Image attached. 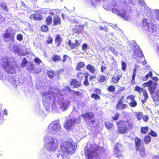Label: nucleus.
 I'll return each instance as SVG.
<instances>
[{"instance_id": "nucleus-1", "label": "nucleus", "mask_w": 159, "mask_h": 159, "mask_svg": "<svg viewBox=\"0 0 159 159\" xmlns=\"http://www.w3.org/2000/svg\"><path fill=\"white\" fill-rule=\"evenodd\" d=\"M116 125L117 134H124L134 128V123L130 120H120L116 123Z\"/></svg>"}, {"instance_id": "nucleus-2", "label": "nucleus", "mask_w": 159, "mask_h": 159, "mask_svg": "<svg viewBox=\"0 0 159 159\" xmlns=\"http://www.w3.org/2000/svg\"><path fill=\"white\" fill-rule=\"evenodd\" d=\"M101 150L100 147L95 145L91 144L90 148L84 149V155L88 159H101L100 155L101 154Z\"/></svg>"}, {"instance_id": "nucleus-3", "label": "nucleus", "mask_w": 159, "mask_h": 159, "mask_svg": "<svg viewBox=\"0 0 159 159\" xmlns=\"http://www.w3.org/2000/svg\"><path fill=\"white\" fill-rule=\"evenodd\" d=\"M60 150L63 154L74 153L75 150V146L71 142L67 141L62 142L60 145Z\"/></svg>"}, {"instance_id": "nucleus-4", "label": "nucleus", "mask_w": 159, "mask_h": 159, "mask_svg": "<svg viewBox=\"0 0 159 159\" xmlns=\"http://www.w3.org/2000/svg\"><path fill=\"white\" fill-rule=\"evenodd\" d=\"M130 9V6L127 5H124L121 10H118L114 7L112 9V12L121 18L125 20H128L129 16L127 14V12Z\"/></svg>"}, {"instance_id": "nucleus-5", "label": "nucleus", "mask_w": 159, "mask_h": 159, "mask_svg": "<svg viewBox=\"0 0 159 159\" xmlns=\"http://www.w3.org/2000/svg\"><path fill=\"white\" fill-rule=\"evenodd\" d=\"M134 90L140 93L143 92V95L144 97L143 99H142L141 102L143 104H144L145 102L147 101L148 98V96L147 90L146 89H143V88H141L139 86H136L135 87Z\"/></svg>"}, {"instance_id": "nucleus-6", "label": "nucleus", "mask_w": 159, "mask_h": 159, "mask_svg": "<svg viewBox=\"0 0 159 159\" xmlns=\"http://www.w3.org/2000/svg\"><path fill=\"white\" fill-rule=\"evenodd\" d=\"M122 76V73L120 70H116L111 78V82L114 84H117Z\"/></svg>"}, {"instance_id": "nucleus-7", "label": "nucleus", "mask_w": 159, "mask_h": 159, "mask_svg": "<svg viewBox=\"0 0 159 159\" xmlns=\"http://www.w3.org/2000/svg\"><path fill=\"white\" fill-rule=\"evenodd\" d=\"M58 146L57 140L52 138V140L47 145V149L49 151H54Z\"/></svg>"}, {"instance_id": "nucleus-8", "label": "nucleus", "mask_w": 159, "mask_h": 159, "mask_svg": "<svg viewBox=\"0 0 159 159\" xmlns=\"http://www.w3.org/2000/svg\"><path fill=\"white\" fill-rule=\"evenodd\" d=\"M48 128L50 131L53 134H56L61 129V125L59 123H51Z\"/></svg>"}, {"instance_id": "nucleus-9", "label": "nucleus", "mask_w": 159, "mask_h": 159, "mask_svg": "<svg viewBox=\"0 0 159 159\" xmlns=\"http://www.w3.org/2000/svg\"><path fill=\"white\" fill-rule=\"evenodd\" d=\"M15 34L13 33H11L8 31V29H7L6 33L4 34L3 37L4 38V40L6 42L10 41L13 42L14 41Z\"/></svg>"}, {"instance_id": "nucleus-10", "label": "nucleus", "mask_w": 159, "mask_h": 159, "mask_svg": "<svg viewBox=\"0 0 159 159\" xmlns=\"http://www.w3.org/2000/svg\"><path fill=\"white\" fill-rule=\"evenodd\" d=\"M68 45L71 49H78V47L80 46V44L78 40L77 39L75 40V43H72L71 40L70 39L68 41Z\"/></svg>"}, {"instance_id": "nucleus-11", "label": "nucleus", "mask_w": 159, "mask_h": 159, "mask_svg": "<svg viewBox=\"0 0 159 159\" xmlns=\"http://www.w3.org/2000/svg\"><path fill=\"white\" fill-rule=\"evenodd\" d=\"M76 123L75 120H73L72 119L68 120L65 123L64 128L66 130H68L72 128V127L74 126V124Z\"/></svg>"}, {"instance_id": "nucleus-12", "label": "nucleus", "mask_w": 159, "mask_h": 159, "mask_svg": "<svg viewBox=\"0 0 159 159\" xmlns=\"http://www.w3.org/2000/svg\"><path fill=\"white\" fill-rule=\"evenodd\" d=\"M95 115L92 112H87L82 115V116L83 118L85 121H89L93 119Z\"/></svg>"}, {"instance_id": "nucleus-13", "label": "nucleus", "mask_w": 159, "mask_h": 159, "mask_svg": "<svg viewBox=\"0 0 159 159\" xmlns=\"http://www.w3.org/2000/svg\"><path fill=\"white\" fill-rule=\"evenodd\" d=\"M3 68L8 73L15 74L16 72L14 67L10 66L8 63H7L5 65L3 66Z\"/></svg>"}, {"instance_id": "nucleus-14", "label": "nucleus", "mask_w": 159, "mask_h": 159, "mask_svg": "<svg viewBox=\"0 0 159 159\" xmlns=\"http://www.w3.org/2000/svg\"><path fill=\"white\" fill-rule=\"evenodd\" d=\"M133 46L134 49L133 52V54L134 55H136V53L137 52H139L140 54V56H139V57H144L142 51L140 50L139 47L137 44L136 42L134 43Z\"/></svg>"}, {"instance_id": "nucleus-15", "label": "nucleus", "mask_w": 159, "mask_h": 159, "mask_svg": "<svg viewBox=\"0 0 159 159\" xmlns=\"http://www.w3.org/2000/svg\"><path fill=\"white\" fill-rule=\"evenodd\" d=\"M71 86L75 88H77L80 87L81 85V81L78 80L76 78L74 79L71 80L70 83Z\"/></svg>"}, {"instance_id": "nucleus-16", "label": "nucleus", "mask_w": 159, "mask_h": 159, "mask_svg": "<svg viewBox=\"0 0 159 159\" xmlns=\"http://www.w3.org/2000/svg\"><path fill=\"white\" fill-rule=\"evenodd\" d=\"M30 18L31 20L38 21L42 20L43 19V16L40 14L34 13L31 15Z\"/></svg>"}, {"instance_id": "nucleus-17", "label": "nucleus", "mask_w": 159, "mask_h": 159, "mask_svg": "<svg viewBox=\"0 0 159 159\" xmlns=\"http://www.w3.org/2000/svg\"><path fill=\"white\" fill-rule=\"evenodd\" d=\"M88 75H89V73L87 72L83 73L80 71L77 73L76 75V78L77 80H79L81 82L82 80H83Z\"/></svg>"}, {"instance_id": "nucleus-18", "label": "nucleus", "mask_w": 159, "mask_h": 159, "mask_svg": "<svg viewBox=\"0 0 159 159\" xmlns=\"http://www.w3.org/2000/svg\"><path fill=\"white\" fill-rule=\"evenodd\" d=\"M134 142L135 145V149H139V148H141V144L143 143L141 139L138 137H136L134 139Z\"/></svg>"}, {"instance_id": "nucleus-19", "label": "nucleus", "mask_w": 159, "mask_h": 159, "mask_svg": "<svg viewBox=\"0 0 159 159\" xmlns=\"http://www.w3.org/2000/svg\"><path fill=\"white\" fill-rule=\"evenodd\" d=\"M127 104L123 103V102H118L116 106V108L118 110H121L127 108Z\"/></svg>"}, {"instance_id": "nucleus-20", "label": "nucleus", "mask_w": 159, "mask_h": 159, "mask_svg": "<svg viewBox=\"0 0 159 159\" xmlns=\"http://www.w3.org/2000/svg\"><path fill=\"white\" fill-rule=\"evenodd\" d=\"M136 151H138L139 155L142 157H144L146 156V149L143 146H142L141 148L139 149H135Z\"/></svg>"}, {"instance_id": "nucleus-21", "label": "nucleus", "mask_w": 159, "mask_h": 159, "mask_svg": "<svg viewBox=\"0 0 159 159\" xmlns=\"http://www.w3.org/2000/svg\"><path fill=\"white\" fill-rule=\"evenodd\" d=\"M62 39L60 35L57 34L54 40V43L56 47H58L61 44Z\"/></svg>"}, {"instance_id": "nucleus-22", "label": "nucleus", "mask_w": 159, "mask_h": 159, "mask_svg": "<svg viewBox=\"0 0 159 159\" xmlns=\"http://www.w3.org/2000/svg\"><path fill=\"white\" fill-rule=\"evenodd\" d=\"M108 79V77L107 76L101 75L98 77L97 80L98 83H102L107 82Z\"/></svg>"}, {"instance_id": "nucleus-23", "label": "nucleus", "mask_w": 159, "mask_h": 159, "mask_svg": "<svg viewBox=\"0 0 159 159\" xmlns=\"http://www.w3.org/2000/svg\"><path fill=\"white\" fill-rule=\"evenodd\" d=\"M61 18L57 16L53 18V25L56 26L61 25Z\"/></svg>"}, {"instance_id": "nucleus-24", "label": "nucleus", "mask_w": 159, "mask_h": 159, "mask_svg": "<svg viewBox=\"0 0 159 159\" xmlns=\"http://www.w3.org/2000/svg\"><path fill=\"white\" fill-rule=\"evenodd\" d=\"M83 28V25H76L72 29V30L74 33L79 34L81 32Z\"/></svg>"}, {"instance_id": "nucleus-25", "label": "nucleus", "mask_w": 159, "mask_h": 159, "mask_svg": "<svg viewBox=\"0 0 159 159\" xmlns=\"http://www.w3.org/2000/svg\"><path fill=\"white\" fill-rule=\"evenodd\" d=\"M86 69L92 74H94L96 71L95 67L90 64L86 66Z\"/></svg>"}, {"instance_id": "nucleus-26", "label": "nucleus", "mask_w": 159, "mask_h": 159, "mask_svg": "<svg viewBox=\"0 0 159 159\" xmlns=\"http://www.w3.org/2000/svg\"><path fill=\"white\" fill-rule=\"evenodd\" d=\"M157 86V85L155 83H152V84L150 86L149 88H148V90L151 94H152L153 93L155 92Z\"/></svg>"}, {"instance_id": "nucleus-27", "label": "nucleus", "mask_w": 159, "mask_h": 159, "mask_svg": "<svg viewBox=\"0 0 159 159\" xmlns=\"http://www.w3.org/2000/svg\"><path fill=\"white\" fill-rule=\"evenodd\" d=\"M88 124L90 126L93 128L97 127L98 126V123L97 122L96 119L91 120L89 122Z\"/></svg>"}, {"instance_id": "nucleus-28", "label": "nucleus", "mask_w": 159, "mask_h": 159, "mask_svg": "<svg viewBox=\"0 0 159 159\" xmlns=\"http://www.w3.org/2000/svg\"><path fill=\"white\" fill-rule=\"evenodd\" d=\"M71 58L69 57L66 55H64L63 56V59L61 61V62L63 63H68L69 61H70Z\"/></svg>"}, {"instance_id": "nucleus-29", "label": "nucleus", "mask_w": 159, "mask_h": 159, "mask_svg": "<svg viewBox=\"0 0 159 159\" xmlns=\"http://www.w3.org/2000/svg\"><path fill=\"white\" fill-rule=\"evenodd\" d=\"M105 125L108 129H111L114 127V124L110 121H106L105 123Z\"/></svg>"}, {"instance_id": "nucleus-30", "label": "nucleus", "mask_w": 159, "mask_h": 159, "mask_svg": "<svg viewBox=\"0 0 159 159\" xmlns=\"http://www.w3.org/2000/svg\"><path fill=\"white\" fill-rule=\"evenodd\" d=\"M85 66V64L84 62L80 61L77 64L75 69L79 71L81 69L84 68Z\"/></svg>"}, {"instance_id": "nucleus-31", "label": "nucleus", "mask_w": 159, "mask_h": 159, "mask_svg": "<svg viewBox=\"0 0 159 159\" xmlns=\"http://www.w3.org/2000/svg\"><path fill=\"white\" fill-rule=\"evenodd\" d=\"M136 69L135 68L133 71V75H132V79L130 81V84L132 85H134L135 84V77L136 75Z\"/></svg>"}, {"instance_id": "nucleus-32", "label": "nucleus", "mask_w": 159, "mask_h": 159, "mask_svg": "<svg viewBox=\"0 0 159 159\" xmlns=\"http://www.w3.org/2000/svg\"><path fill=\"white\" fill-rule=\"evenodd\" d=\"M152 95V98L154 102H156L159 101V95L158 94V92H157L155 93H153L152 94H151Z\"/></svg>"}, {"instance_id": "nucleus-33", "label": "nucleus", "mask_w": 159, "mask_h": 159, "mask_svg": "<svg viewBox=\"0 0 159 159\" xmlns=\"http://www.w3.org/2000/svg\"><path fill=\"white\" fill-rule=\"evenodd\" d=\"M148 29L149 31L152 33L156 31L157 29V27L155 25H152V23L148 26Z\"/></svg>"}, {"instance_id": "nucleus-34", "label": "nucleus", "mask_w": 159, "mask_h": 159, "mask_svg": "<svg viewBox=\"0 0 159 159\" xmlns=\"http://www.w3.org/2000/svg\"><path fill=\"white\" fill-rule=\"evenodd\" d=\"M51 59L53 61L55 62L59 61H61V57L60 56L56 54L52 56Z\"/></svg>"}, {"instance_id": "nucleus-35", "label": "nucleus", "mask_w": 159, "mask_h": 159, "mask_svg": "<svg viewBox=\"0 0 159 159\" xmlns=\"http://www.w3.org/2000/svg\"><path fill=\"white\" fill-rule=\"evenodd\" d=\"M52 18L51 16H48L46 19L45 23L47 25H49L52 24Z\"/></svg>"}, {"instance_id": "nucleus-36", "label": "nucleus", "mask_w": 159, "mask_h": 159, "mask_svg": "<svg viewBox=\"0 0 159 159\" xmlns=\"http://www.w3.org/2000/svg\"><path fill=\"white\" fill-rule=\"evenodd\" d=\"M151 139L152 138L151 137L148 135L144 136L143 139V141L146 144H148L150 143Z\"/></svg>"}, {"instance_id": "nucleus-37", "label": "nucleus", "mask_w": 159, "mask_h": 159, "mask_svg": "<svg viewBox=\"0 0 159 159\" xmlns=\"http://www.w3.org/2000/svg\"><path fill=\"white\" fill-rule=\"evenodd\" d=\"M0 7L2 9L6 11L7 12L8 11V9L7 8L6 4L4 2H2L0 4Z\"/></svg>"}, {"instance_id": "nucleus-38", "label": "nucleus", "mask_w": 159, "mask_h": 159, "mask_svg": "<svg viewBox=\"0 0 159 159\" xmlns=\"http://www.w3.org/2000/svg\"><path fill=\"white\" fill-rule=\"evenodd\" d=\"M149 130V128L148 127H143L141 128V133L143 134H146L148 133Z\"/></svg>"}, {"instance_id": "nucleus-39", "label": "nucleus", "mask_w": 159, "mask_h": 159, "mask_svg": "<svg viewBox=\"0 0 159 159\" xmlns=\"http://www.w3.org/2000/svg\"><path fill=\"white\" fill-rule=\"evenodd\" d=\"M40 30L43 32H47L48 31V28L46 24L43 25L41 26Z\"/></svg>"}, {"instance_id": "nucleus-40", "label": "nucleus", "mask_w": 159, "mask_h": 159, "mask_svg": "<svg viewBox=\"0 0 159 159\" xmlns=\"http://www.w3.org/2000/svg\"><path fill=\"white\" fill-rule=\"evenodd\" d=\"M142 23L143 25L144 26H147L148 28V26L150 25L151 24V23H150V21L148 22V20L145 18L143 20Z\"/></svg>"}, {"instance_id": "nucleus-41", "label": "nucleus", "mask_w": 159, "mask_h": 159, "mask_svg": "<svg viewBox=\"0 0 159 159\" xmlns=\"http://www.w3.org/2000/svg\"><path fill=\"white\" fill-rule=\"evenodd\" d=\"M2 109L0 106V124L3 123L4 121L3 115L2 114Z\"/></svg>"}, {"instance_id": "nucleus-42", "label": "nucleus", "mask_w": 159, "mask_h": 159, "mask_svg": "<svg viewBox=\"0 0 159 159\" xmlns=\"http://www.w3.org/2000/svg\"><path fill=\"white\" fill-rule=\"evenodd\" d=\"M114 154L115 157H122L121 152L120 150H114Z\"/></svg>"}, {"instance_id": "nucleus-43", "label": "nucleus", "mask_w": 159, "mask_h": 159, "mask_svg": "<svg viewBox=\"0 0 159 159\" xmlns=\"http://www.w3.org/2000/svg\"><path fill=\"white\" fill-rule=\"evenodd\" d=\"M136 116L138 120H140L143 117V115L142 112H136L135 113Z\"/></svg>"}, {"instance_id": "nucleus-44", "label": "nucleus", "mask_w": 159, "mask_h": 159, "mask_svg": "<svg viewBox=\"0 0 159 159\" xmlns=\"http://www.w3.org/2000/svg\"><path fill=\"white\" fill-rule=\"evenodd\" d=\"M47 73L50 78L52 79L54 77L55 74L53 71H48L47 72Z\"/></svg>"}, {"instance_id": "nucleus-45", "label": "nucleus", "mask_w": 159, "mask_h": 159, "mask_svg": "<svg viewBox=\"0 0 159 159\" xmlns=\"http://www.w3.org/2000/svg\"><path fill=\"white\" fill-rule=\"evenodd\" d=\"M148 134V135H151L152 136L154 137H156L157 136V133L154 131L152 129H151L150 130Z\"/></svg>"}, {"instance_id": "nucleus-46", "label": "nucleus", "mask_w": 159, "mask_h": 159, "mask_svg": "<svg viewBox=\"0 0 159 159\" xmlns=\"http://www.w3.org/2000/svg\"><path fill=\"white\" fill-rule=\"evenodd\" d=\"M152 75V72L151 71H150L143 78V81L147 80L149 77H151Z\"/></svg>"}, {"instance_id": "nucleus-47", "label": "nucleus", "mask_w": 159, "mask_h": 159, "mask_svg": "<svg viewBox=\"0 0 159 159\" xmlns=\"http://www.w3.org/2000/svg\"><path fill=\"white\" fill-rule=\"evenodd\" d=\"M50 94L49 92H46L45 93H41V95L42 97L44 98L47 99V98H50L49 97V95Z\"/></svg>"}, {"instance_id": "nucleus-48", "label": "nucleus", "mask_w": 159, "mask_h": 159, "mask_svg": "<svg viewBox=\"0 0 159 159\" xmlns=\"http://www.w3.org/2000/svg\"><path fill=\"white\" fill-rule=\"evenodd\" d=\"M47 40L46 41V43L47 44H50L52 43L53 39L50 36H48L47 37Z\"/></svg>"}, {"instance_id": "nucleus-49", "label": "nucleus", "mask_w": 159, "mask_h": 159, "mask_svg": "<svg viewBox=\"0 0 159 159\" xmlns=\"http://www.w3.org/2000/svg\"><path fill=\"white\" fill-rule=\"evenodd\" d=\"M27 63L28 61L27 59L25 57L24 58L21 62V66L23 67H25L26 66Z\"/></svg>"}, {"instance_id": "nucleus-50", "label": "nucleus", "mask_w": 159, "mask_h": 159, "mask_svg": "<svg viewBox=\"0 0 159 159\" xmlns=\"http://www.w3.org/2000/svg\"><path fill=\"white\" fill-rule=\"evenodd\" d=\"M129 104L130 107H134L137 106V102L135 99L129 103Z\"/></svg>"}, {"instance_id": "nucleus-51", "label": "nucleus", "mask_w": 159, "mask_h": 159, "mask_svg": "<svg viewBox=\"0 0 159 159\" xmlns=\"http://www.w3.org/2000/svg\"><path fill=\"white\" fill-rule=\"evenodd\" d=\"M152 83V80H149L148 82H145L143 84V86L144 87H149Z\"/></svg>"}, {"instance_id": "nucleus-52", "label": "nucleus", "mask_w": 159, "mask_h": 159, "mask_svg": "<svg viewBox=\"0 0 159 159\" xmlns=\"http://www.w3.org/2000/svg\"><path fill=\"white\" fill-rule=\"evenodd\" d=\"M119 114L118 113H116L114 115V116H112L111 118H112V120H118L119 118Z\"/></svg>"}, {"instance_id": "nucleus-53", "label": "nucleus", "mask_w": 159, "mask_h": 159, "mask_svg": "<svg viewBox=\"0 0 159 159\" xmlns=\"http://www.w3.org/2000/svg\"><path fill=\"white\" fill-rule=\"evenodd\" d=\"M91 97L95 100H99L100 99L99 96L94 93L91 94Z\"/></svg>"}, {"instance_id": "nucleus-54", "label": "nucleus", "mask_w": 159, "mask_h": 159, "mask_svg": "<svg viewBox=\"0 0 159 159\" xmlns=\"http://www.w3.org/2000/svg\"><path fill=\"white\" fill-rule=\"evenodd\" d=\"M68 90L69 92H74V94L75 95H77V96H81L82 94L79 91H74L73 90L70 89V88L69 87H68Z\"/></svg>"}, {"instance_id": "nucleus-55", "label": "nucleus", "mask_w": 159, "mask_h": 159, "mask_svg": "<svg viewBox=\"0 0 159 159\" xmlns=\"http://www.w3.org/2000/svg\"><path fill=\"white\" fill-rule=\"evenodd\" d=\"M115 87L113 85H110L107 88V90L108 92H113L115 90Z\"/></svg>"}, {"instance_id": "nucleus-56", "label": "nucleus", "mask_w": 159, "mask_h": 159, "mask_svg": "<svg viewBox=\"0 0 159 159\" xmlns=\"http://www.w3.org/2000/svg\"><path fill=\"white\" fill-rule=\"evenodd\" d=\"M89 75H87L84 78V80L83 82V84L85 86H87L89 84V83L88 80V77Z\"/></svg>"}, {"instance_id": "nucleus-57", "label": "nucleus", "mask_w": 159, "mask_h": 159, "mask_svg": "<svg viewBox=\"0 0 159 159\" xmlns=\"http://www.w3.org/2000/svg\"><path fill=\"white\" fill-rule=\"evenodd\" d=\"M34 62L38 65H40L41 62V61L38 57H36L34 59Z\"/></svg>"}, {"instance_id": "nucleus-58", "label": "nucleus", "mask_w": 159, "mask_h": 159, "mask_svg": "<svg viewBox=\"0 0 159 159\" xmlns=\"http://www.w3.org/2000/svg\"><path fill=\"white\" fill-rule=\"evenodd\" d=\"M126 64L125 62L122 61L121 63V69L125 71L126 68Z\"/></svg>"}, {"instance_id": "nucleus-59", "label": "nucleus", "mask_w": 159, "mask_h": 159, "mask_svg": "<svg viewBox=\"0 0 159 159\" xmlns=\"http://www.w3.org/2000/svg\"><path fill=\"white\" fill-rule=\"evenodd\" d=\"M121 146V145L118 143H116L114 147V150H120V148Z\"/></svg>"}, {"instance_id": "nucleus-60", "label": "nucleus", "mask_w": 159, "mask_h": 159, "mask_svg": "<svg viewBox=\"0 0 159 159\" xmlns=\"http://www.w3.org/2000/svg\"><path fill=\"white\" fill-rule=\"evenodd\" d=\"M61 107L62 108L65 110L68 108V106L66 103L65 102H63L61 104Z\"/></svg>"}, {"instance_id": "nucleus-61", "label": "nucleus", "mask_w": 159, "mask_h": 159, "mask_svg": "<svg viewBox=\"0 0 159 159\" xmlns=\"http://www.w3.org/2000/svg\"><path fill=\"white\" fill-rule=\"evenodd\" d=\"M135 97L134 95H129L128 96L126 97V99H129L130 101H132L135 99Z\"/></svg>"}, {"instance_id": "nucleus-62", "label": "nucleus", "mask_w": 159, "mask_h": 159, "mask_svg": "<svg viewBox=\"0 0 159 159\" xmlns=\"http://www.w3.org/2000/svg\"><path fill=\"white\" fill-rule=\"evenodd\" d=\"M5 21V17H4L2 14L0 13V24L2 23Z\"/></svg>"}, {"instance_id": "nucleus-63", "label": "nucleus", "mask_w": 159, "mask_h": 159, "mask_svg": "<svg viewBox=\"0 0 159 159\" xmlns=\"http://www.w3.org/2000/svg\"><path fill=\"white\" fill-rule=\"evenodd\" d=\"M23 37L21 34H19L17 35L16 39L20 41H21L23 40Z\"/></svg>"}, {"instance_id": "nucleus-64", "label": "nucleus", "mask_w": 159, "mask_h": 159, "mask_svg": "<svg viewBox=\"0 0 159 159\" xmlns=\"http://www.w3.org/2000/svg\"><path fill=\"white\" fill-rule=\"evenodd\" d=\"M101 0H90L91 3L93 5H95L99 3Z\"/></svg>"}]
</instances>
